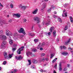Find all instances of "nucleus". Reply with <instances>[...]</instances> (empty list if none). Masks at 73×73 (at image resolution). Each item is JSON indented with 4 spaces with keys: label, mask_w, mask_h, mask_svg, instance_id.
Returning a JSON list of instances; mask_svg holds the SVG:
<instances>
[{
    "label": "nucleus",
    "mask_w": 73,
    "mask_h": 73,
    "mask_svg": "<svg viewBox=\"0 0 73 73\" xmlns=\"http://www.w3.org/2000/svg\"><path fill=\"white\" fill-rule=\"evenodd\" d=\"M13 54H9L8 56H7V53L6 52H4V56L5 58L6 59H7L8 60H9L10 58H11L13 56Z\"/></svg>",
    "instance_id": "f257e3e1"
},
{
    "label": "nucleus",
    "mask_w": 73,
    "mask_h": 73,
    "mask_svg": "<svg viewBox=\"0 0 73 73\" xmlns=\"http://www.w3.org/2000/svg\"><path fill=\"white\" fill-rule=\"evenodd\" d=\"M19 33H23V35H25V31H24V29L23 28H21L20 29V30L18 31Z\"/></svg>",
    "instance_id": "f03ea898"
},
{
    "label": "nucleus",
    "mask_w": 73,
    "mask_h": 73,
    "mask_svg": "<svg viewBox=\"0 0 73 73\" xmlns=\"http://www.w3.org/2000/svg\"><path fill=\"white\" fill-rule=\"evenodd\" d=\"M24 48V47L23 46H22L21 48H19L17 51V53L18 54H20L21 53V51L23 50V48Z\"/></svg>",
    "instance_id": "7ed1b4c3"
},
{
    "label": "nucleus",
    "mask_w": 73,
    "mask_h": 73,
    "mask_svg": "<svg viewBox=\"0 0 73 73\" xmlns=\"http://www.w3.org/2000/svg\"><path fill=\"white\" fill-rule=\"evenodd\" d=\"M6 44L7 42L5 41H4L2 42L1 46L2 49H3L5 47V45Z\"/></svg>",
    "instance_id": "20e7f679"
},
{
    "label": "nucleus",
    "mask_w": 73,
    "mask_h": 73,
    "mask_svg": "<svg viewBox=\"0 0 73 73\" xmlns=\"http://www.w3.org/2000/svg\"><path fill=\"white\" fill-rule=\"evenodd\" d=\"M0 38L3 40H5L7 39V36L4 35H0Z\"/></svg>",
    "instance_id": "39448f33"
},
{
    "label": "nucleus",
    "mask_w": 73,
    "mask_h": 73,
    "mask_svg": "<svg viewBox=\"0 0 73 73\" xmlns=\"http://www.w3.org/2000/svg\"><path fill=\"white\" fill-rule=\"evenodd\" d=\"M43 45H45V43H43L41 44L40 43L38 46H37L38 49L39 48L41 47V46H42Z\"/></svg>",
    "instance_id": "423d86ee"
},
{
    "label": "nucleus",
    "mask_w": 73,
    "mask_h": 73,
    "mask_svg": "<svg viewBox=\"0 0 73 73\" xmlns=\"http://www.w3.org/2000/svg\"><path fill=\"white\" fill-rule=\"evenodd\" d=\"M13 16H16L18 18L20 17V14L19 13L13 14Z\"/></svg>",
    "instance_id": "0eeeda50"
},
{
    "label": "nucleus",
    "mask_w": 73,
    "mask_h": 73,
    "mask_svg": "<svg viewBox=\"0 0 73 73\" xmlns=\"http://www.w3.org/2000/svg\"><path fill=\"white\" fill-rule=\"evenodd\" d=\"M15 58L17 60H21L23 58V57L21 56L20 55L18 57L17 56H15Z\"/></svg>",
    "instance_id": "6e6552de"
},
{
    "label": "nucleus",
    "mask_w": 73,
    "mask_h": 73,
    "mask_svg": "<svg viewBox=\"0 0 73 73\" xmlns=\"http://www.w3.org/2000/svg\"><path fill=\"white\" fill-rule=\"evenodd\" d=\"M34 20L35 21H36L37 23H40V20H39V18L37 17H35L34 18Z\"/></svg>",
    "instance_id": "1a4fd4ad"
},
{
    "label": "nucleus",
    "mask_w": 73,
    "mask_h": 73,
    "mask_svg": "<svg viewBox=\"0 0 73 73\" xmlns=\"http://www.w3.org/2000/svg\"><path fill=\"white\" fill-rule=\"evenodd\" d=\"M46 8V3H44L42 4V8L41 9V11H44V9Z\"/></svg>",
    "instance_id": "9d476101"
},
{
    "label": "nucleus",
    "mask_w": 73,
    "mask_h": 73,
    "mask_svg": "<svg viewBox=\"0 0 73 73\" xmlns=\"http://www.w3.org/2000/svg\"><path fill=\"white\" fill-rule=\"evenodd\" d=\"M11 38V37H9V43L11 45H12L13 44V40Z\"/></svg>",
    "instance_id": "9b49d317"
},
{
    "label": "nucleus",
    "mask_w": 73,
    "mask_h": 73,
    "mask_svg": "<svg viewBox=\"0 0 73 73\" xmlns=\"http://www.w3.org/2000/svg\"><path fill=\"white\" fill-rule=\"evenodd\" d=\"M64 12H65V10L63 11V13L62 14V17H66L67 16V14H66V13H64Z\"/></svg>",
    "instance_id": "f8f14e48"
},
{
    "label": "nucleus",
    "mask_w": 73,
    "mask_h": 73,
    "mask_svg": "<svg viewBox=\"0 0 73 73\" xmlns=\"http://www.w3.org/2000/svg\"><path fill=\"white\" fill-rule=\"evenodd\" d=\"M60 49L61 50H62V49H66V46H60Z\"/></svg>",
    "instance_id": "ddd939ff"
},
{
    "label": "nucleus",
    "mask_w": 73,
    "mask_h": 73,
    "mask_svg": "<svg viewBox=\"0 0 73 73\" xmlns=\"http://www.w3.org/2000/svg\"><path fill=\"white\" fill-rule=\"evenodd\" d=\"M52 34L53 35V37H55L56 36V31H53L52 33Z\"/></svg>",
    "instance_id": "4468645a"
},
{
    "label": "nucleus",
    "mask_w": 73,
    "mask_h": 73,
    "mask_svg": "<svg viewBox=\"0 0 73 73\" xmlns=\"http://www.w3.org/2000/svg\"><path fill=\"white\" fill-rule=\"evenodd\" d=\"M38 11V9H36L34 11L32 12L33 14L34 15H35V14H36L37 13V11Z\"/></svg>",
    "instance_id": "2eb2a0df"
},
{
    "label": "nucleus",
    "mask_w": 73,
    "mask_h": 73,
    "mask_svg": "<svg viewBox=\"0 0 73 73\" xmlns=\"http://www.w3.org/2000/svg\"><path fill=\"white\" fill-rule=\"evenodd\" d=\"M26 54L27 56H30V55H31V54H32V53H31L29 51L27 52H26Z\"/></svg>",
    "instance_id": "dca6fc26"
},
{
    "label": "nucleus",
    "mask_w": 73,
    "mask_h": 73,
    "mask_svg": "<svg viewBox=\"0 0 73 73\" xmlns=\"http://www.w3.org/2000/svg\"><path fill=\"white\" fill-rule=\"evenodd\" d=\"M50 23V20L49 19L47 22L46 23H45V25H49V24Z\"/></svg>",
    "instance_id": "f3484780"
},
{
    "label": "nucleus",
    "mask_w": 73,
    "mask_h": 73,
    "mask_svg": "<svg viewBox=\"0 0 73 73\" xmlns=\"http://www.w3.org/2000/svg\"><path fill=\"white\" fill-rule=\"evenodd\" d=\"M9 31L8 30H7L6 31V35H7V36H9Z\"/></svg>",
    "instance_id": "a211bd4d"
},
{
    "label": "nucleus",
    "mask_w": 73,
    "mask_h": 73,
    "mask_svg": "<svg viewBox=\"0 0 73 73\" xmlns=\"http://www.w3.org/2000/svg\"><path fill=\"white\" fill-rule=\"evenodd\" d=\"M70 38L69 40L67 42H66L65 43V45H67L68 44V43L70 42Z\"/></svg>",
    "instance_id": "6ab92c4d"
},
{
    "label": "nucleus",
    "mask_w": 73,
    "mask_h": 73,
    "mask_svg": "<svg viewBox=\"0 0 73 73\" xmlns=\"http://www.w3.org/2000/svg\"><path fill=\"white\" fill-rule=\"evenodd\" d=\"M54 27H52L50 29V31L52 32V31H53V30H54Z\"/></svg>",
    "instance_id": "aec40b11"
},
{
    "label": "nucleus",
    "mask_w": 73,
    "mask_h": 73,
    "mask_svg": "<svg viewBox=\"0 0 73 73\" xmlns=\"http://www.w3.org/2000/svg\"><path fill=\"white\" fill-rule=\"evenodd\" d=\"M70 22L72 23H73V18H72V16H70Z\"/></svg>",
    "instance_id": "412c9836"
},
{
    "label": "nucleus",
    "mask_w": 73,
    "mask_h": 73,
    "mask_svg": "<svg viewBox=\"0 0 73 73\" xmlns=\"http://www.w3.org/2000/svg\"><path fill=\"white\" fill-rule=\"evenodd\" d=\"M62 54H63V55H64V56H66L68 54V53L67 52H62Z\"/></svg>",
    "instance_id": "4be33fe9"
},
{
    "label": "nucleus",
    "mask_w": 73,
    "mask_h": 73,
    "mask_svg": "<svg viewBox=\"0 0 73 73\" xmlns=\"http://www.w3.org/2000/svg\"><path fill=\"white\" fill-rule=\"evenodd\" d=\"M40 72H46V70H44L42 69L40 70Z\"/></svg>",
    "instance_id": "5701e85b"
},
{
    "label": "nucleus",
    "mask_w": 73,
    "mask_h": 73,
    "mask_svg": "<svg viewBox=\"0 0 73 73\" xmlns=\"http://www.w3.org/2000/svg\"><path fill=\"white\" fill-rule=\"evenodd\" d=\"M58 21L60 23H62V19H61L60 18H59L58 19Z\"/></svg>",
    "instance_id": "b1692460"
},
{
    "label": "nucleus",
    "mask_w": 73,
    "mask_h": 73,
    "mask_svg": "<svg viewBox=\"0 0 73 73\" xmlns=\"http://www.w3.org/2000/svg\"><path fill=\"white\" fill-rule=\"evenodd\" d=\"M10 35H11V36L13 37H15V34H13L12 33H11L10 34Z\"/></svg>",
    "instance_id": "393cba45"
},
{
    "label": "nucleus",
    "mask_w": 73,
    "mask_h": 73,
    "mask_svg": "<svg viewBox=\"0 0 73 73\" xmlns=\"http://www.w3.org/2000/svg\"><path fill=\"white\" fill-rule=\"evenodd\" d=\"M55 54H50V58H52L54 56Z\"/></svg>",
    "instance_id": "a878e982"
},
{
    "label": "nucleus",
    "mask_w": 73,
    "mask_h": 73,
    "mask_svg": "<svg viewBox=\"0 0 73 73\" xmlns=\"http://www.w3.org/2000/svg\"><path fill=\"white\" fill-rule=\"evenodd\" d=\"M37 60H33V63H34V64H36L37 63Z\"/></svg>",
    "instance_id": "bb28decb"
},
{
    "label": "nucleus",
    "mask_w": 73,
    "mask_h": 73,
    "mask_svg": "<svg viewBox=\"0 0 73 73\" xmlns=\"http://www.w3.org/2000/svg\"><path fill=\"white\" fill-rule=\"evenodd\" d=\"M23 11H25V9H26V7L24 6L23 7L22 9Z\"/></svg>",
    "instance_id": "cd10ccee"
},
{
    "label": "nucleus",
    "mask_w": 73,
    "mask_h": 73,
    "mask_svg": "<svg viewBox=\"0 0 73 73\" xmlns=\"http://www.w3.org/2000/svg\"><path fill=\"white\" fill-rule=\"evenodd\" d=\"M57 60V58H56L55 59H54V60H53L52 61V63H54V62L55 61H56V60Z\"/></svg>",
    "instance_id": "c85d7f7f"
},
{
    "label": "nucleus",
    "mask_w": 73,
    "mask_h": 73,
    "mask_svg": "<svg viewBox=\"0 0 73 73\" xmlns=\"http://www.w3.org/2000/svg\"><path fill=\"white\" fill-rule=\"evenodd\" d=\"M23 21L24 23H26V21H27V19L25 18H24L23 19Z\"/></svg>",
    "instance_id": "c756f323"
},
{
    "label": "nucleus",
    "mask_w": 73,
    "mask_h": 73,
    "mask_svg": "<svg viewBox=\"0 0 73 73\" xmlns=\"http://www.w3.org/2000/svg\"><path fill=\"white\" fill-rule=\"evenodd\" d=\"M32 51L33 52H36L37 51V50L36 49H32Z\"/></svg>",
    "instance_id": "7c9ffc66"
},
{
    "label": "nucleus",
    "mask_w": 73,
    "mask_h": 73,
    "mask_svg": "<svg viewBox=\"0 0 73 73\" xmlns=\"http://www.w3.org/2000/svg\"><path fill=\"white\" fill-rule=\"evenodd\" d=\"M68 29V26H66L65 27L64 29V31H66L67 29Z\"/></svg>",
    "instance_id": "2f4dec72"
},
{
    "label": "nucleus",
    "mask_w": 73,
    "mask_h": 73,
    "mask_svg": "<svg viewBox=\"0 0 73 73\" xmlns=\"http://www.w3.org/2000/svg\"><path fill=\"white\" fill-rule=\"evenodd\" d=\"M10 7L11 8H13V4H10Z\"/></svg>",
    "instance_id": "473e14b6"
},
{
    "label": "nucleus",
    "mask_w": 73,
    "mask_h": 73,
    "mask_svg": "<svg viewBox=\"0 0 73 73\" xmlns=\"http://www.w3.org/2000/svg\"><path fill=\"white\" fill-rule=\"evenodd\" d=\"M59 70L61 71L62 70V67L59 66Z\"/></svg>",
    "instance_id": "72a5a7b5"
},
{
    "label": "nucleus",
    "mask_w": 73,
    "mask_h": 73,
    "mask_svg": "<svg viewBox=\"0 0 73 73\" xmlns=\"http://www.w3.org/2000/svg\"><path fill=\"white\" fill-rule=\"evenodd\" d=\"M12 50L13 51L15 52L16 50V48H12Z\"/></svg>",
    "instance_id": "f704fd0d"
},
{
    "label": "nucleus",
    "mask_w": 73,
    "mask_h": 73,
    "mask_svg": "<svg viewBox=\"0 0 73 73\" xmlns=\"http://www.w3.org/2000/svg\"><path fill=\"white\" fill-rule=\"evenodd\" d=\"M28 62H29V65H31V60H28Z\"/></svg>",
    "instance_id": "c9c22d12"
},
{
    "label": "nucleus",
    "mask_w": 73,
    "mask_h": 73,
    "mask_svg": "<svg viewBox=\"0 0 73 73\" xmlns=\"http://www.w3.org/2000/svg\"><path fill=\"white\" fill-rule=\"evenodd\" d=\"M57 63H56L55 65L54 66V68L55 69H57Z\"/></svg>",
    "instance_id": "e433bc0d"
},
{
    "label": "nucleus",
    "mask_w": 73,
    "mask_h": 73,
    "mask_svg": "<svg viewBox=\"0 0 73 73\" xmlns=\"http://www.w3.org/2000/svg\"><path fill=\"white\" fill-rule=\"evenodd\" d=\"M45 53H42L41 54V56L42 57H44V56H45Z\"/></svg>",
    "instance_id": "4c0bfd02"
},
{
    "label": "nucleus",
    "mask_w": 73,
    "mask_h": 73,
    "mask_svg": "<svg viewBox=\"0 0 73 73\" xmlns=\"http://www.w3.org/2000/svg\"><path fill=\"white\" fill-rule=\"evenodd\" d=\"M23 6H19V8H22V9L23 8Z\"/></svg>",
    "instance_id": "58836bf2"
},
{
    "label": "nucleus",
    "mask_w": 73,
    "mask_h": 73,
    "mask_svg": "<svg viewBox=\"0 0 73 73\" xmlns=\"http://www.w3.org/2000/svg\"><path fill=\"white\" fill-rule=\"evenodd\" d=\"M17 72V69H15L14 70V73H16Z\"/></svg>",
    "instance_id": "ea45409f"
},
{
    "label": "nucleus",
    "mask_w": 73,
    "mask_h": 73,
    "mask_svg": "<svg viewBox=\"0 0 73 73\" xmlns=\"http://www.w3.org/2000/svg\"><path fill=\"white\" fill-rule=\"evenodd\" d=\"M7 63V62L6 61H4L3 63V65H5Z\"/></svg>",
    "instance_id": "a19ab883"
},
{
    "label": "nucleus",
    "mask_w": 73,
    "mask_h": 73,
    "mask_svg": "<svg viewBox=\"0 0 73 73\" xmlns=\"http://www.w3.org/2000/svg\"><path fill=\"white\" fill-rule=\"evenodd\" d=\"M38 40L37 39H35L34 40V41H35V42H37V41H38Z\"/></svg>",
    "instance_id": "79ce46f5"
},
{
    "label": "nucleus",
    "mask_w": 73,
    "mask_h": 73,
    "mask_svg": "<svg viewBox=\"0 0 73 73\" xmlns=\"http://www.w3.org/2000/svg\"><path fill=\"white\" fill-rule=\"evenodd\" d=\"M51 8L52 9H54V5H51Z\"/></svg>",
    "instance_id": "37998d69"
},
{
    "label": "nucleus",
    "mask_w": 73,
    "mask_h": 73,
    "mask_svg": "<svg viewBox=\"0 0 73 73\" xmlns=\"http://www.w3.org/2000/svg\"><path fill=\"white\" fill-rule=\"evenodd\" d=\"M59 66H62V63H61V62H60L59 63Z\"/></svg>",
    "instance_id": "c03bdc74"
},
{
    "label": "nucleus",
    "mask_w": 73,
    "mask_h": 73,
    "mask_svg": "<svg viewBox=\"0 0 73 73\" xmlns=\"http://www.w3.org/2000/svg\"><path fill=\"white\" fill-rule=\"evenodd\" d=\"M51 11V9H49L48 10V12H50Z\"/></svg>",
    "instance_id": "a18cd8bd"
},
{
    "label": "nucleus",
    "mask_w": 73,
    "mask_h": 73,
    "mask_svg": "<svg viewBox=\"0 0 73 73\" xmlns=\"http://www.w3.org/2000/svg\"><path fill=\"white\" fill-rule=\"evenodd\" d=\"M53 17H54V18L55 19H56V18H57V16H56L55 15H54Z\"/></svg>",
    "instance_id": "49530a36"
},
{
    "label": "nucleus",
    "mask_w": 73,
    "mask_h": 73,
    "mask_svg": "<svg viewBox=\"0 0 73 73\" xmlns=\"http://www.w3.org/2000/svg\"><path fill=\"white\" fill-rule=\"evenodd\" d=\"M0 7H3V5H2L1 3H0Z\"/></svg>",
    "instance_id": "de8ad7c7"
},
{
    "label": "nucleus",
    "mask_w": 73,
    "mask_h": 73,
    "mask_svg": "<svg viewBox=\"0 0 73 73\" xmlns=\"http://www.w3.org/2000/svg\"><path fill=\"white\" fill-rule=\"evenodd\" d=\"M67 70V69H66V68H65L64 69V71H66Z\"/></svg>",
    "instance_id": "09e8293b"
},
{
    "label": "nucleus",
    "mask_w": 73,
    "mask_h": 73,
    "mask_svg": "<svg viewBox=\"0 0 73 73\" xmlns=\"http://www.w3.org/2000/svg\"><path fill=\"white\" fill-rule=\"evenodd\" d=\"M48 34L49 36H50V32H49Z\"/></svg>",
    "instance_id": "8fccbe9b"
},
{
    "label": "nucleus",
    "mask_w": 73,
    "mask_h": 73,
    "mask_svg": "<svg viewBox=\"0 0 73 73\" xmlns=\"http://www.w3.org/2000/svg\"><path fill=\"white\" fill-rule=\"evenodd\" d=\"M9 23H11V22H12V20H11V19H10L9 21Z\"/></svg>",
    "instance_id": "3c124183"
},
{
    "label": "nucleus",
    "mask_w": 73,
    "mask_h": 73,
    "mask_svg": "<svg viewBox=\"0 0 73 73\" xmlns=\"http://www.w3.org/2000/svg\"><path fill=\"white\" fill-rule=\"evenodd\" d=\"M0 32L1 33H3V30H1L0 31Z\"/></svg>",
    "instance_id": "603ef678"
},
{
    "label": "nucleus",
    "mask_w": 73,
    "mask_h": 73,
    "mask_svg": "<svg viewBox=\"0 0 73 73\" xmlns=\"http://www.w3.org/2000/svg\"><path fill=\"white\" fill-rule=\"evenodd\" d=\"M40 50H43V48H40Z\"/></svg>",
    "instance_id": "864d4df0"
},
{
    "label": "nucleus",
    "mask_w": 73,
    "mask_h": 73,
    "mask_svg": "<svg viewBox=\"0 0 73 73\" xmlns=\"http://www.w3.org/2000/svg\"><path fill=\"white\" fill-rule=\"evenodd\" d=\"M68 49L69 50H72V48H68Z\"/></svg>",
    "instance_id": "5fc2aeb1"
},
{
    "label": "nucleus",
    "mask_w": 73,
    "mask_h": 73,
    "mask_svg": "<svg viewBox=\"0 0 73 73\" xmlns=\"http://www.w3.org/2000/svg\"><path fill=\"white\" fill-rule=\"evenodd\" d=\"M53 73H56V71L55 70H54Z\"/></svg>",
    "instance_id": "6e6d98bb"
},
{
    "label": "nucleus",
    "mask_w": 73,
    "mask_h": 73,
    "mask_svg": "<svg viewBox=\"0 0 73 73\" xmlns=\"http://www.w3.org/2000/svg\"><path fill=\"white\" fill-rule=\"evenodd\" d=\"M48 58H46L45 59V60H46V61H48Z\"/></svg>",
    "instance_id": "4d7b16f0"
},
{
    "label": "nucleus",
    "mask_w": 73,
    "mask_h": 73,
    "mask_svg": "<svg viewBox=\"0 0 73 73\" xmlns=\"http://www.w3.org/2000/svg\"><path fill=\"white\" fill-rule=\"evenodd\" d=\"M41 37H43V35L41 34V35L40 36Z\"/></svg>",
    "instance_id": "13d9d810"
},
{
    "label": "nucleus",
    "mask_w": 73,
    "mask_h": 73,
    "mask_svg": "<svg viewBox=\"0 0 73 73\" xmlns=\"http://www.w3.org/2000/svg\"><path fill=\"white\" fill-rule=\"evenodd\" d=\"M67 25H70V23L69 22H68L67 23Z\"/></svg>",
    "instance_id": "bf43d9fd"
},
{
    "label": "nucleus",
    "mask_w": 73,
    "mask_h": 73,
    "mask_svg": "<svg viewBox=\"0 0 73 73\" xmlns=\"http://www.w3.org/2000/svg\"><path fill=\"white\" fill-rule=\"evenodd\" d=\"M42 24H43V25H44V24H45V22H44V21L42 22Z\"/></svg>",
    "instance_id": "052dcab7"
},
{
    "label": "nucleus",
    "mask_w": 73,
    "mask_h": 73,
    "mask_svg": "<svg viewBox=\"0 0 73 73\" xmlns=\"http://www.w3.org/2000/svg\"><path fill=\"white\" fill-rule=\"evenodd\" d=\"M54 14H56V13H57V12H56V11H54Z\"/></svg>",
    "instance_id": "680f3d73"
},
{
    "label": "nucleus",
    "mask_w": 73,
    "mask_h": 73,
    "mask_svg": "<svg viewBox=\"0 0 73 73\" xmlns=\"http://www.w3.org/2000/svg\"><path fill=\"white\" fill-rule=\"evenodd\" d=\"M42 61H44V58H43L42 59Z\"/></svg>",
    "instance_id": "e2e57ef3"
},
{
    "label": "nucleus",
    "mask_w": 73,
    "mask_h": 73,
    "mask_svg": "<svg viewBox=\"0 0 73 73\" xmlns=\"http://www.w3.org/2000/svg\"><path fill=\"white\" fill-rule=\"evenodd\" d=\"M67 65H68V67H69V66H70V64H68Z\"/></svg>",
    "instance_id": "0e129e2a"
},
{
    "label": "nucleus",
    "mask_w": 73,
    "mask_h": 73,
    "mask_svg": "<svg viewBox=\"0 0 73 73\" xmlns=\"http://www.w3.org/2000/svg\"><path fill=\"white\" fill-rule=\"evenodd\" d=\"M24 37V36H23V35H21V37Z\"/></svg>",
    "instance_id": "69168bd1"
},
{
    "label": "nucleus",
    "mask_w": 73,
    "mask_h": 73,
    "mask_svg": "<svg viewBox=\"0 0 73 73\" xmlns=\"http://www.w3.org/2000/svg\"><path fill=\"white\" fill-rule=\"evenodd\" d=\"M49 0H44L45 1H48Z\"/></svg>",
    "instance_id": "338daca9"
},
{
    "label": "nucleus",
    "mask_w": 73,
    "mask_h": 73,
    "mask_svg": "<svg viewBox=\"0 0 73 73\" xmlns=\"http://www.w3.org/2000/svg\"><path fill=\"white\" fill-rule=\"evenodd\" d=\"M32 30H33V26L32 27Z\"/></svg>",
    "instance_id": "774afa93"
}]
</instances>
